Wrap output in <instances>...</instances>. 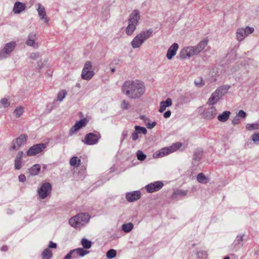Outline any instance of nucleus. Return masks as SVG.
<instances>
[{
    "label": "nucleus",
    "mask_w": 259,
    "mask_h": 259,
    "mask_svg": "<svg viewBox=\"0 0 259 259\" xmlns=\"http://www.w3.org/2000/svg\"><path fill=\"white\" fill-rule=\"evenodd\" d=\"M144 83L139 80L125 81L121 87L122 93L128 98L137 100L140 99L145 93Z\"/></svg>",
    "instance_id": "f257e3e1"
},
{
    "label": "nucleus",
    "mask_w": 259,
    "mask_h": 259,
    "mask_svg": "<svg viewBox=\"0 0 259 259\" xmlns=\"http://www.w3.org/2000/svg\"><path fill=\"white\" fill-rule=\"evenodd\" d=\"M140 19V14L138 10H134L131 14L128 19V25L125 31L127 35H131L136 29Z\"/></svg>",
    "instance_id": "f03ea898"
},
{
    "label": "nucleus",
    "mask_w": 259,
    "mask_h": 259,
    "mask_svg": "<svg viewBox=\"0 0 259 259\" xmlns=\"http://www.w3.org/2000/svg\"><path fill=\"white\" fill-rule=\"evenodd\" d=\"M90 215L87 213H78L71 218L69 224L74 228H79L87 224L90 220Z\"/></svg>",
    "instance_id": "7ed1b4c3"
},
{
    "label": "nucleus",
    "mask_w": 259,
    "mask_h": 259,
    "mask_svg": "<svg viewBox=\"0 0 259 259\" xmlns=\"http://www.w3.org/2000/svg\"><path fill=\"white\" fill-rule=\"evenodd\" d=\"M153 30L152 29L141 31L137 34L131 41V46L133 49L140 48L142 44L147 40L153 33Z\"/></svg>",
    "instance_id": "20e7f679"
},
{
    "label": "nucleus",
    "mask_w": 259,
    "mask_h": 259,
    "mask_svg": "<svg viewBox=\"0 0 259 259\" xmlns=\"http://www.w3.org/2000/svg\"><path fill=\"white\" fill-rule=\"evenodd\" d=\"M230 86L229 85H224L218 88L211 95L210 97L207 101V104L209 105H213L215 104L218 101L225 95Z\"/></svg>",
    "instance_id": "39448f33"
},
{
    "label": "nucleus",
    "mask_w": 259,
    "mask_h": 259,
    "mask_svg": "<svg viewBox=\"0 0 259 259\" xmlns=\"http://www.w3.org/2000/svg\"><path fill=\"white\" fill-rule=\"evenodd\" d=\"M181 143H176L171 146L163 148L154 153L153 156L154 158L162 157L176 151L181 147Z\"/></svg>",
    "instance_id": "423d86ee"
},
{
    "label": "nucleus",
    "mask_w": 259,
    "mask_h": 259,
    "mask_svg": "<svg viewBox=\"0 0 259 259\" xmlns=\"http://www.w3.org/2000/svg\"><path fill=\"white\" fill-rule=\"evenodd\" d=\"M208 39L204 38L202 39L197 45L194 47H188V57H191L198 54L207 45Z\"/></svg>",
    "instance_id": "0eeeda50"
},
{
    "label": "nucleus",
    "mask_w": 259,
    "mask_h": 259,
    "mask_svg": "<svg viewBox=\"0 0 259 259\" xmlns=\"http://www.w3.org/2000/svg\"><path fill=\"white\" fill-rule=\"evenodd\" d=\"M254 31V29L249 26L239 28L237 29L236 33V39L238 41L240 42L249 34L252 33Z\"/></svg>",
    "instance_id": "6e6552de"
},
{
    "label": "nucleus",
    "mask_w": 259,
    "mask_h": 259,
    "mask_svg": "<svg viewBox=\"0 0 259 259\" xmlns=\"http://www.w3.org/2000/svg\"><path fill=\"white\" fill-rule=\"evenodd\" d=\"M27 136L26 134H22L16 139L12 141L9 148L10 151L18 150L21 146L23 145L26 142Z\"/></svg>",
    "instance_id": "1a4fd4ad"
},
{
    "label": "nucleus",
    "mask_w": 259,
    "mask_h": 259,
    "mask_svg": "<svg viewBox=\"0 0 259 259\" xmlns=\"http://www.w3.org/2000/svg\"><path fill=\"white\" fill-rule=\"evenodd\" d=\"M16 46L15 41L7 43L4 48L0 51V60L8 58Z\"/></svg>",
    "instance_id": "9d476101"
},
{
    "label": "nucleus",
    "mask_w": 259,
    "mask_h": 259,
    "mask_svg": "<svg viewBox=\"0 0 259 259\" xmlns=\"http://www.w3.org/2000/svg\"><path fill=\"white\" fill-rule=\"evenodd\" d=\"M101 137V135L99 133H90L85 136L84 140L82 141L87 145H93L98 143Z\"/></svg>",
    "instance_id": "9b49d317"
},
{
    "label": "nucleus",
    "mask_w": 259,
    "mask_h": 259,
    "mask_svg": "<svg viewBox=\"0 0 259 259\" xmlns=\"http://www.w3.org/2000/svg\"><path fill=\"white\" fill-rule=\"evenodd\" d=\"M52 185L50 183L45 182L42 184L38 188L37 194L40 198L44 199L47 198L51 193Z\"/></svg>",
    "instance_id": "f8f14e48"
},
{
    "label": "nucleus",
    "mask_w": 259,
    "mask_h": 259,
    "mask_svg": "<svg viewBox=\"0 0 259 259\" xmlns=\"http://www.w3.org/2000/svg\"><path fill=\"white\" fill-rule=\"evenodd\" d=\"M46 148V144L39 143L33 145L27 151V154L28 156L35 155L42 152Z\"/></svg>",
    "instance_id": "ddd939ff"
},
{
    "label": "nucleus",
    "mask_w": 259,
    "mask_h": 259,
    "mask_svg": "<svg viewBox=\"0 0 259 259\" xmlns=\"http://www.w3.org/2000/svg\"><path fill=\"white\" fill-rule=\"evenodd\" d=\"M163 186V184L161 181H156L154 183H151L146 185L145 189L148 193H153L155 191L159 190Z\"/></svg>",
    "instance_id": "4468645a"
},
{
    "label": "nucleus",
    "mask_w": 259,
    "mask_h": 259,
    "mask_svg": "<svg viewBox=\"0 0 259 259\" xmlns=\"http://www.w3.org/2000/svg\"><path fill=\"white\" fill-rule=\"evenodd\" d=\"M217 111L215 107L211 106L206 109L201 114L202 117L206 119H211L217 115Z\"/></svg>",
    "instance_id": "2eb2a0df"
},
{
    "label": "nucleus",
    "mask_w": 259,
    "mask_h": 259,
    "mask_svg": "<svg viewBox=\"0 0 259 259\" xmlns=\"http://www.w3.org/2000/svg\"><path fill=\"white\" fill-rule=\"evenodd\" d=\"M37 34L34 32L30 33L28 35V39L25 42V44L30 47H32L35 49L38 48V45L35 42L37 38Z\"/></svg>",
    "instance_id": "dca6fc26"
},
{
    "label": "nucleus",
    "mask_w": 259,
    "mask_h": 259,
    "mask_svg": "<svg viewBox=\"0 0 259 259\" xmlns=\"http://www.w3.org/2000/svg\"><path fill=\"white\" fill-rule=\"evenodd\" d=\"M86 124V119H83L79 121H76L75 124L70 128L69 132V135L72 136L74 135L78 130L85 126Z\"/></svg>",
    "instance_id": "f3484780"
},
{
    "label": "nucleus",
    "mask_w": 259,
    "mask_h": 259,
    "mask_svg": "<svg viewBox=\"0 0 259 259\" xmlns=\"http://www.w3.org/2000/svg\"><path fill=\"white\" fill-rule=\"evenodd\" d=\"M140 196V192L136 191L126 193L125 197L127 201L131 202L138 200Z\"/></svg>",
    "instance_id": "a211bd4d"
},
{
    "label": "nucleus",
    "mask_w": 259,
    "mask_h": 259,
    "mask_svg": "<svg viewBox=\"0 0 259 259\" xmlns=\"http://www.w3.org/2000/svg\"><path fill=\"white\" fill-rule=\"evenodd\" d=\"M178 48L179 45L176 42L174 43L169 48L166 54V57L167 59L171 60L176 55Z\"/></svg>",
    "instance_id": "6ab92c4d"
},
{
    "label": "nucleus",
    "mask_w": 259,
    "mask_h": 259,
    "mask_svg": "<svg viewBox=\"0 0 259 259\" xmlns=\"http://www.w3.org/2000/svg\"><path fill=\"white\" fill-rule=\"evenodd\" d=\"M37 5L38 8L37 9V11L38 12L40 19L43 20L44 23H48L49 19L46 17V12L44 7L39 4H37Z\"/></svg>",
    "instance_id": "aec40b11"
},
{
    "label": "nucleus",
    "mask_w": 259,
    "mask_h": 259,
    "mask_svg": "<svg viewBox=\"0 0 259 259\" xmlns=\"http://www.w3.org/2000/svg\"><path fill=\"white\" fill-rule=\"evenodd\" d=\"M26 8L25 4L22 3L20 2H17L15 3L13 11L14 14H18L23 11Z\"/></svg>",
    "instance_id": "412c9836"
},
{
    "label": "nucleus",
    "mask_w": 259,
    "mask_h": 259,
    "mask_svg": "<svg viewBox=\"0 0 259 259\" xmlns=\"http://www.w3.org/2000/svg\"><path fill=\"white\" fill-rule=\"evenodd\" d=\"M23 154V151H20L18 153L14 160V166L15 169L19 170L22 167V158Z\"/></svg>",
    "instance_id": "4be33fe9"
},
{
    "label": "nucleus",
    "mask_w": 259,
    "mask_h": 259,
    "mask_svg": "<svg viewBox=\"0 0 259 259\" xmlns=\"http://www.w3.org/2000/svg\"><path fill=\"white\" fill-rule=\"evenodd\" d=\"M172 105V100L170 98H167L165 101H161L160 103L158 111L160 113L163 112L166 107H170Z\"/></svg>",
    "instance_id": "5701e85b"
},
{
    "label": "nucleus",
    "mask_w": 259,
    "mask_h": 259,
    "mask_svg": "<svg viewBox=\"0 0 259 259\" xmlns=\"http://www.w3.org/2000/svg\"><path fill=\"white\" fill-rule=\"evenodd\" d=\"M203 153V150L201 149H197L194 153L193 158V163L194 164H198L200 161Z\"/></svg>",
    "instance_id": "b1692460"
},
{
    "label": "nucleus",
    "mask_w": 259,
    "mask_h": 259,
    "mask_svg": "<svg viewBox=\"0 0 259 259\" xmlns=\"http://www.w3.org/2000/svg\"><path fill=\"white\" fill-rule=\"evenodd\" d=\"M243 237L244 235H238L236 236L233 243L234 247L240 248L243 245Z\"/></svg>",
    "instance_id": "393cba45"
},
{
    "label": "nucleus",
    "mask_w": 259,
    "mask_h": 259,
    "mask_svg": "<svg viewBox=\"0 0 259 259\" xmlns=\"http://www.w3.org/2000/svg\"><path fill=\"white\" fill-rule=\"evenodd\" d=\"M196 179L197 181L201 184H206L209 181V179L201 172L197 175Z\"/></svg>",
    "instance_id": "a878e982"
},
{
    "label": "nucleus",
    "mask_w": 259,
    "mask_h": 259,
    "mask_svg": "<svg viewBox=\"0 0 259 259\" xmlns=\"http://www.w3.org/2000/svg\"><path fill=\"white\" fill-rule=\"evenodd\" d=\"M230 114H231V112L230 111H225L223 112V113L220 114L218 116V120L221 122H225L229 118Z\"/></svg>",
    "instance_id": "bb28decb"
},
{
    "label": "nucleus",
    "mask_w": 259,
    "mask_h": 259,
    "mask_svg": "<svg viewBox=\"0 0 259 259\" xmlns=\"http://www.w3.org/2000/svg\"><path fill=\"white\" fill-rule=\"evenodd\" d=\"M94 72L93 71H82L81 72V78L85 80L91 79L94 75Z\"/></svg>",
    "instance_id": "cd10ccee"
},
{
    "label": "nucleus",
    "mask_w": 259,
    "mask_h": 259,
    "mask_svg": "<svg viewBox=\"0 0 259 259\" xmlns=\"http://www.w3.org/2000/svg\"><path fill=\"white\" fill-rule=\"evenodd\" d=\"M53 256L52 251L48 248H46L41 253L42 259H50Z\"/></svg>",
    "instance_id": "c85d7f7f"
},
{
    "label": "nucleus",
    "mask_w": 259,
    "mask_h": 259,
    "mask_svg": "<svg viewBox=\"0 0 259 259\" xmlns=\"http://www.w3.org/2000/svg\"><path fill=\"white\" fill-rule=\"evenodd\" d=\"M40 170V165L38 164L33 165L30 169L29 172L31 175L35 176L38 174Z\"/></svg>",
    "instance_id": "c756f323"
},
{
    "label": "nucleus",
    "mask_w": 259,
    "mask_h": 259,
    "mask_svg": "<svg viewBox=\"0 0 259 259\" xmlns=\"http://www.w3.org/2000/svg\"><path fill=\"white\" fill-rule=\"evenodd\" d=\"M134 228V225L132 223L124 224L121 226L122 230L125 232L128 233L131 232Z\"/></svg>",
    "instance_id": "7c9ffc66"
},
{
    "label": "nucleus",
    "mask_w": 259,
    "mask_h": 259,
    "mask_svg": "<svg viewBox=\"0 0 259 259\" xmlns=\"http://www.w3.org/2000/svg\"><path fill=\"white\" fill-rule=\"evenodd\" d=\"M80 159L76 156L72 157L70 160V164L74 167H78L80 164Z\"/></svg>",
    "instance_id": "2f4dec72"
},
{
    "label": "nucleus",
    "mask_w": 259,
    "mask_h": 259,
    "mask_svg": "<svg viewBox=\"0 0 259 259\" xmlns=\"http://www.w3.org/2000/svg\"><path fill=\"white\" fill-rule=\"evenodd\" d=\"M187 193L188 191L186 190H177L172 194V198L176 199L179 196H185L187 195Z\"/></svg>",
    "instance_id": "473e14b6"
},
{
    "label": "nucleus",
    "mask_w": 259,
    "mask_h": 259,
    "mask_svg": "<svg viewBox=\"0 0 259 259\" xmlns=\"http://www.w3.org/2000/svg\"><path fill=\"white\" fill-rule=\"evenodd\" d=\"M81 244L84 248L88 249L91 247L92 242L87 239L83 238L81 240Z\"/></svg>",
    "instance_id": "72a5a7b5"
},
{
    "label": "nucleus",
    "mask_w": 259,
    "mask_h": 259,
    "mask_svg": "<svg viewBox=\"0 0 259 259\" xmlns=\"http://www.w3.org/2000/svg\"><path fill=\"white\" fill-rule=\"evenodd\" d=\"M75 251V254L76 255H79L80 256H84L85 255L88 254L89 253V251L84 250L82 248H77L74 249Z\"/></svg>",
    "instance_id": "f704fd0d"
},
{
    "label": "nucleus",
    "mask_w": 259,
    "mask_h": 259,
    "mask_svg": "<svg viewBox=\"0 0 259 259\" xmlns=\"http://www.w3.org/2000/svg\"><path fill=\"white\" fill-rule=\"evenodd\" d=\"M197 257L199 258H206L207 256V252L204 250H198L195 253Z\"/></svg>",
    "instance_id": "c9c22d12"
},
{
    "label": "nucleus",
    "mask_w": 259,
    "mask_h": 259,
    "mask_svg": "<svg viewBox=\"0 0 259 259\" xmlns=\"http://www.w3.org/2000/svg\"><path fill=\"white\" fill-rule=\"evenodd\" d=\"M246 128L248 131L259 130V123H248L246 125Z\"/></svg>",
    "instance_id": "e433bc0d"
},
{
    "label": "nucleus",
    "mask_w": 259,
    "mask_h": 259,
    "mask_svg": "<svg viewBox=\"0 0 259 259\" xmlns=\"http://www.w3.org/2000/svg\"><path fill=\"white\" fill-rule=\"evenodd\" d=\"M24 108L22 106L17 107L14 111L15 117L18 118L23 114Z\"/></svg>",
    "instance_id": "4c0bfd02"
},
{
    "label": "nucleus",
    "mask_w": 259,
    "mask_h": 259,
    "mask_svg": "<svg viewBox=\"0 0 259 259\" xmlns=\"http://www.w3.org/2000/svg\"><path fill=\"white\" fill-rule=\"evenodd\" d=\"M188 48H184L182 49L180 53V57L182 59H186L187 57H188V53H189Z\"/></svg>",
    "instance_id": "58836bf2"
},
{
    "label": "nucleus",
    "mask_w": 259,
    "mask_h": 259,
    "mask_svg": "<svg viewBox=\"0 0 259 259\" xmlns=\"http://www.w3.org/2000/svg\"><path fill=\"white\" fill-rule=\"evenodd\" d=\"M135 130H136L139 134L142 133L143 135H146L147 133V129L145 127L140 126L139 125H136L135 126Z\"/></svg>",
    "instance_id": "ea45409f"
},
{
    "label": "nucleus",
    "mask_w": 259,
    "mask_h": 259,
    "mask_svg": "<svg viewBox=\"0 0 259 259\" xmlns=\"http://www.w3.org/2000/svg\"><path fill=\"white\" fill-rule=\"evenodd\" d=\"M67 95V92L65 90H62L60 91L57 96V100L59 102H61L63 100Z\"/></svg>",
    "instance_id": "a19ab883"
},
{
    "label": "nucleus",
    "mask_w": 259,
    "mask_h": 259,
    "mask_svg": "<svg viewBox=\"0 0 259 259\" xmlns=\"http://www.w3.org/2000/svg\"><path fill=\"white\" fill-rule=\"evenodd\" d=\"M116 255V251L115 250L111 249L109 250L106 253V256L109 259L114 257Z\"/></svg>",
    "instance_id": "79ce46f5"
},
{
    "label": "nucleus",
    "mask_w": 259,
    "mask_h": 259,
    "mask_svg": "<svg viewBox=\"0 0 259 259\" xmlns=\"http://www.w3.org/2000/svg\"><path fill=\"white\" fill-rule=\"evenodd\" d=\"M137 159L140 161H143L146 158V155L142 151L138 150L137 152Z\"/></svg>",
    "instance_id": "37998d69"
},
{
    "label": "nucleus",
    "mask_w": 259,
    "mask_h": 259,
    "mask_svg": "<svg viewBox=\"0 0 259 259\" xmlns=\"http://www.w3.org/2000/svg\"><path fill=\"white\" fill-rule=\"evenodd\" d=\"M92 68V63L91 61H87L85 63L82 71L84 72L86 71H92L91 69Z\"/></svg>",
    "instance_id": "c03bdc74"
},
{
    "label": "nucleus",
    "mask_w": 259,
    "mask_h": 259,
    "mask_svg": "<svg viewBox=\"0 0 259 259\" xmlns=\"http://www.w3.org/2000/svg\"><path fill=\"white\" fill-rule=\"evenodd\" d=\"M72 258H77V255H75L74 249L70 250L64 257V259H71Z\"/></svg>",
    "instance_id": "a18cd8bd"
},
{
    "label": "nucleus",
    "mask_w": 259,
    "mask_h": 259,
    "mask_svg": "<svg viewBox=\"0 0 259 259\" xmlns=\"http://www.w3.org/2000/svg\"><path fill=\"white\" fill-rule=\"evenodd\" d=\"M194 84L196 87L198 88H201L204 85V83L202 77H199L197 79L195 80Z\"/></svg>",
    "instance_id": "49530a36"
},
{
    "label": "nucleus",
    "mask_w": 259,
    "mask_h": 259,
    "mask_svg": "<svg viewBox=\"0 0 259 259\" xmlns=\"http://www.w3.org/2000/svg\"><path fill=\"white\" fill-rule=\"evenodd\" d=\"M0 105H2L5 108H6L9 106L10 103L8 101V99L6 98H3L0 101Z\"/></svg>",
    "instance_id": "de8ad7c7"
},
{
    "label": "nucleus",
    "mask_w": 259,
    "mask_h": 259,
    "mask_svg": "<svg viewBox=\"0 0 259 259\" xmlns=\"http://www.w3.org/2000/svg\"><path fill=\"white\" fill-rule=\"evenodd\" d=\"M130 107V104L128 101L125 100H124L122 101L121 103V107L123 110H126L128 109Z\"/></svg>",
    "instance_id": "09e8293b"
},
{
    "label": "nucleus",
    "mask_w": 259,
    "mask_h": 259,
    "mask_svg": "<svg viewBox=\"0 0 259 259\" xmlns=\"http://www.w3.org/2000/svg\"><path fill=\"white\" fill-rule=\"evenodd\" d=\"M40 58V55L38 52L32 53L30 55V58L33 60H37Z\"/></svg>",
    "instance_id": "8fccbe9b"
},
{
    "label": "nucleus",
    "mask_w": 259,
    "mask_h": 259,
    "mask_svg": "<svg viewBox=\"0 0 259 259\" xmlns=\"http://www.w3.org/2000/svg\"><path fill=\"white\" fill-rule=\"evenodd\" d=\"M252 140L256 143L257 142H259V133H255L252 136Z\"/></svg>",
    "instance_id": "3c124183"
},
{
    "label": "nucleus",
    "mask_w": 259,
    "mask_h": 259,
    "mask_svg": "<svg viewBox=\"0 0 259 259\" xmlns=\"http://www.w3.org/2000/svg\"><path fill=\"white\" fill-rule=\"evenodd\" d=\"M156 124L157 123L155 121H153L152 123H150V121H149L146 124V125L148 128L152 129L156 125Z\"/></svg>",
    "instance_id": "603ef678"
},
{
    "label": "nucleus",
    "mask_w": 259,
    "mask_h": 259,
    "mask_svg": "<svg viewBox=\"0 0 259 259\" xmlns=\"http://www.w3.org/2000/svg\"><path fill=\"white\" fill-rule=\"evenodd\" d=\"M138 133V132L136 130H135V131L133 132L132 134V140L134 141H136L139 138V134Z\"/></svg>",
    "instance_id": "864d4df0"
},
{
    "label": "nucleus",
    "mask_w": 259,
    "mask_h": 259,
    "mask_svg": "<svg viewBox=\"0 0 259 259\" xmlns=\"http://www.w3.org/2000/svg\"><path fill=\"white\" fill-rule=\"evenodd\" d=\"M236 116H238V118L240 117L245 118L246 116V113L243 110H240Z\"/></svg>",
    "instance_id": "5fc2aeb1"
},
{
    "label": "nucleus",
    "mask_w": 259,
    "mask_h": 259,
    "mask_svg": "<svg viewBox=\"0 0 259 259\" xmlns=\"http://www.w3.org/2000/svg\"><path fill=\"white\" fill-rule=\"evenodd\" d=\"M240 123V118L238 116H236L232 121V123L234 125H237Z\"/></svg>",
    "instance_id": "6e6d98bb"
},
{
    "label": "nucleus",
    "mask_w": 259,
    "mask_h": 259,
    "mask_svg": "<svg viewBox=\"0 0 259 259\" xmlns=\"http://www.w3.org/2000/svg\"><path fill=\"white\" fill-rule=\"evenodd\" d=\"M128 135V131L126 130H123L122 131V134H121V142L122 143L124 139Z\"/></svg>",
    "instance_id": "4d7b16f0"
},
{
    "label": "nucleus",
    "mask_w": 259,
    "mask_h": 259,
    "mask_svg": "<svg viewBox=\"0 0 259 259\" xmlns=\"http://www.w3.org/2000/svg\"><path fill=\"white\" fill-rule=\"evenodd\" d=\"M48 248L49 249L50 248L55 249L57 248V244L56 243H54L53 241H51L49 242Z\"/></svg>",
    "instance_id": "13d9d810"
},
{
    "label": "nucleus",
    "mask_w": 259,
    "mask_h": 259,
    "mask_svg": "<svg viewBox=\"0 0 259 259\" xmlns=\"http://www.w3.org/2000/svg\"><path fill=\"white\" fill-rule=\"evenodd\" d=\"M140 119L143 120L145 124L149 121H150L149 118H147L145 115H141L140 116Z\"/></svg>",
    "instance_id": "bf43d9fd"
},
{
    "label": "nucleus",
    "mask_w": 259,
    "mask_h": 259,
    "mask_svg": "<svg viewBox=\"0 0 259 259\" xmlns=\"http://www.w3.org/2000/svg\"><path fill=\"white\" fill-rule=\"evenodd\" d=\"M19 181L21 182H24L26 180V177L25 175L21 174L18 177Z\"/></svg>",
    "instance_id": "052dcab7"
},
{
    "label": "nucleus",
    "mask_w": 259,
    "mask_h": 259,
    "mask_svg": "<svg viewBox=\"0 0 259 259\" xmlns=\"http://www.w3.org/2000/svg\"><path fill=\"white\" fill-rule=\"evenodd\" d=\"M171 114V111L170 110H167L163 114V116L165 118H168L170 116Z\"/></svg>",
    "instance_id": "680f3d73"
},
{
    "label": "nucleus",
    "mask_w": 259,
    "mask_h": 259,
    "mask_svg": "<svg viewBox=\"0 0 259 259\" xmlns=\"http://www.w3.org/2000/svg\"><path fill=\"white\" fill-rule=\"evenodd\" d=\"M8 250V247L7 246H3L1 247V250L2 251H7Z\"/></svg>",
    "instance_id": "e2e57ef3"
},
{
    "label": "nucleus",
    "mask_w": 259,
    "mask_h": 259,
    "mask_svg": "<svg viewBox=\"0 0 259 259\" xmlns=\"http://www.w3.org/2000/svg\"><path fill=\"white\" fill-rule=\"evenodd\" d=\"M115 71V69L114 68L111 69V71L114 72Z\"/></svg>",
    "instance_id": "0e129e2a"
},
{
    "label": "nucleus",
    "mask_w": 259,
    "mask_h": 259,
    "mask_svg": "<svg viewBox=\"0 0 259 259\" xmlns=\"http://www.w3.org/2000/svg\"><path fill=\"white\" fill-rule=\"evenodd\" d=\"M224 259H230V258L228 256H226Z\"/></svg>",
    "instance_id": "69168bd1"
},
{
    "label": "nucleus",
    "mask_w": 259,
    "mask_h": 259,
    "mask_svg": "<svg viewBox=\"0 0 259 259\" xmlns=\"http://www.w3.org/2000/svg\"><path fill=\"white\" fill-rule=\"evenodd\" d=\"M76 87H80V84H79V83H77V84H76Z\"/></svg>",
    "instance_id": "338daca9"
},
{
    "label": "nucleus",
    "mask_w": 259,
    "mask_h": 259,
    "mask_svg": "<svg viewBox=\"0 0 259 259\" xmlns=\"http://www.w3.org/2000/svg\"><path fill=\"white\" fill-rule=\"evenodd\" d=\"M37 67H38L39 69L41 68V66H39L38 65L37 66Z\"/></svg>",
    "instance_id": "774afa93"
}]
</instances>
